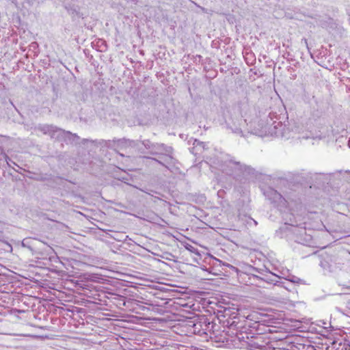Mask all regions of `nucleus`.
<instances>
[{"label": "nucleus", "instance_id": "nucleus-13", "mask_svg": "<svg viewBox=\"0 0 350 350\" xmlns=\"http://www.w3.org/2000/svg\"><path fill=\"white\" fill-rule=\"evenodd\" d=\"M283 127L280 122H273V129L269 131L271 135L275 134L279 135L281 133L282 128Z\"/></svg>", "mask_w": 350, "mask_h": 350}, {"label": "nucleus", "instance_id": "nucleus-20", "mask_svg": "<svg viewBox=\"0 0 350 350\" xmlns=\"http://www.w3.org/2000/svg\"><path fill=\"white\" fill-rule=\"evenodd\" d=\"M303 40L304 41L305 44L307 45L308 44L307 40L306 39H304Z\"/></svg>", "mask_w": 350, "mask_h": 350}, {"label": "nucleus", "instance_id": "nucleus-1", "mask_svg": "<svg viewBox=\"0 0 350 350\" xmlns=\"http://www.w3.org/2000/svg\"><path fill=\"white\" fill-rule=\"evenodd\" d=\"M248 109L247 103H241L233 107L225 120L226 129L234 135L245 137L247 133H249L247 120L245 118Z\"/></svg>", "mask_w": 350, "mask_h": 350}, {"label": "nucleus", "instance_id": "nucleus-10", "mask_svg": "<svg viewBox=\"0 0 350 350\" xmlns=\"http://www.w3.org/2000/svg\"><path fill=\"white\" fill-rule=\"evenodd\" d=\"M38 129L44 134L50 135L51 138L55 139L59 128L52 124H42L39 125Z\"/></svg>", "mask_w": 350, "mask_h": 350}, {"label": "nucleus", "instance_id": "nucleus-6", "mask_svg": "<svg viewBox=\"0 0 350 350\" xmlns=\"http://www.w3.org/2000/svg\"><path fill=\"white\" fill-rule=\"evenodd\" d=\"M320 266L327 272H336L341 269V263L339 258L335 256H323L320 262Z\"/></svg>", "mask_w": 350, "mask_h": 350}, {"label": "nucleus", "instance_id": "nucleus-7", "mask_svg": "<svg viewBox=\"0 0 350 350\" xmlns=\"http://www.w3.org/2000/svg\"><path fill=\"white\" fill-rule=\"evenodd\" d=\"M241 319L240 317L237 315L230 317L224 321V323L230 329L239 332V335H242V333L246 332L247 321L245 319Z\"/></svg>", "mask_w": 350, "mask_h": 350}, {"label": "nucleus", "instance_id": "nucleus-12", "mask_svg": "<svg viewBox=\"0 0 350 350\" xmlns=\"http://www.w3.org/2000/svg\"><path fill=\"white\" fill-rule=\"evenodd\" d=\"M271 274H272V276L274 278L272 279V278H269L268 276H266L265 280L267 282L272 283V284H273L275 286H281V287L284 288L286 290H288V287L284 285V282L277 280V279H280V277L277 273H271Z\"/></svg>", "mask_w": 350, "mask_h": 350}, {"label": "nucleus", "instance_id": "nucleus-8", "mask_svg": "<svg viewBox=\"0 0 350 350\" xmlns=\"http://www.w3.org/2000/svg\"><path fill=\"white\" fill-rule=\"evenodd\" d=\"M139 142L131 140L129 139L122 138L118 139H113V149L116 150H126L129 148H135L138 146Z\"/></svg>", "mask_w": 350, "mask_h": 350}, {"label": "nucleus", "instance_id": "nucleus-4", "mask_svg": "<svg viewBox=\"0 0 350 350\" xmlns=\"http://www.w3.org/2000/svg\"><path fill=\"white\" fill-rule=\"evenodd\" d=\"M265 197L281 211H285L289 206L290 201L293 199L288 195L282 196L273 188L266 187L261 189Z\"/></svg>", "mask_w": 350, "mask_h": 350}, {"label": "nucleus", "instance_id": "nucleus-11", "mask_svg": "<svg viewBox=\"0 0 350 350\" xmlns=\"http://www.w3.org/2000/svg\"><path fill=\"white\" fill-rule=\"evenodd\" d=\"M87 142H90L91 143L94 144L96 146H106V147L111 148V149H113L114 148V145H113V140H105V139L90 140L88 139H82V144H85V143Z\"/></svg>", "mask_w": 350, "mask_h": 350}, {"label": "nucleus", "instance_id": "nucleus-15", "mask_svg": "<svg viewBox=\"0 0 350 350\" xmlns=\"http://www.w3.org/2000/svg\"><path fill=\"white\" fill-rule=\"evenodd\" d=\"M288 280H289L290 282H293V283H297V282H299V278H297V277H295V276H292V277H291V278L288 279Z\"/></svg>", "mask_w": 350, "mask_h": 350}, {"label": "nucleus", "instance_id": "nucleus-14", "mask_svg": "<svg viewBox=\"0 0 350 350\" xmlns=\"http://www.w3.org/2000/svg\"><path fill=\"white\" fill-rule=\"evenodd\" d=\"M142 143L147 149H150V150H152V146L155 144L151 143L149 140H144Z\"/></svg>", "mask_w": 350, "mask_h": 350}, {"label": "nucleus", "instance_id": "nucleus-18", "mask_svg": "<svg viewBox=\"0 0 350 350\" xmlns=\"http://www.w3.org/2000/svg\"><path fill=\"white\" fill-rule=\"evenodd\" d=\"M129 179L127 178H124V177H122V180L124 182V183H126V180H128Z\"/></svg>", "mask_w": 350, "mask_h": 350}, {"label": "nucleus", "instance_id": "nucleus-2", "mask_svg": "<svg viewBox=\"0 0 350 350\" xmlns=\"http://www.w3.org/2000/svg\"><path fill=\"white\" fill-rule=\"evenodd\" d=\"M208 163L211 167L218 170L227 175L250 173L252 170L250 166L236 161L230 155L223 152H219L213 157L209 158Z\"/></svg>", "mask_w": 350, "mask_h": 350}, {"label": "nucleus", "instance_id": "nucleus-3", "mask_svg": "<svg viewBox=\"0 0 350 350\" xmlns=\"http://www.w3.org/2000/svg\"><path fill=\"white\" fill-rule=\"evenodd\" d=\"M172 153L173 148L171 146H167L164 144H155L152 146V150H150V154L159 156L162 161L155 158L150 159L165 166L168 170H171V167H174L176 163V159L173 157Z\"/></svg>", "mask_w": 350, "mask_h": 350}, {"label": "nucleus", "instance_id": "nucleus-19", "mask_svg": "<svg viewBox=\"0 0 350 350\" xmlns=\"http://www.w3.org/2000/svg\"><path fill=\"white\" fill-rule=\"evenodd\" d=\"M22 245L24 246V247L25 246V240L23 241Z\"/></svg>", "mask_w": 350, "mask_h": 350}, {"label": "nucleus", "instance_id": "nucleus-21", "mask_svg": "<svg viewBox=\"0 0 350 350\" xmlns=\"http://www.w3.org/2000/svg\"><path fill=\"white\" fill-rule=\"evenodd\" d=\"M348 146H349V147L350 148V139H349V141H348Z\"/></svg>", "mask_w": 350, "mask_h": 350}, {"label": "nucleus", "instance_id": "nucleus-17", "mask_svg": "<svg viewBox=\"0 0 350 350\" xmlns=\"http://www.w3.org/2000/svg\"><path fill=\"white\" fill-rule=\"evenodd\" d=\"M142 191L148 194V195H150V196H153L151 192H153V191L150 190V192L148 191V190H144L143 189H139Z\"/></svg>", "mask_w": 350, "mask_h": 350}, {"label": "nucleus", "instance_id": "nucleus-5", "mask_svg": "<svg viewBox=\"0 0 350 350\" xmlns=\"http://www.w3.org/2000/svg\"><path fill=\"white\" fill-rule=\"evenodd\" d=\"M239 340L242 347L249 350H262L265 347L262 337L260 336L249 337L247 335L245 338L242 336H239Z\"/></svg>", "mask_w": 350, "mask_h": 350}, {"label": "nucleus", "instance_id": "nucleus-16", "mask_svg": "<svg viewBox=\"0 0 350 350\" xmlns=\"http://www.w3.org/2000/svg\"><path fill=\"white\" fill-rule=\"evenodd\" d=\"M5 161H6V162H7V163H8V165H10V162H12V163H13L14 164H15V163H14V162H13V161H12L11 159H10L8 156H5Z\"/></svg>", "mask_w": 350, "mask_h": 350}, {"label": "nucleus", "instance_id": "nucleus-9", "mask_svg": "<svg viewBox=\"0 0 350 350\" xmlns=\"http://www.w3.org/2000/svg\"><path fill=\"white\" fill-rule=\"evenodd\" d=\"M57 132H58L57 135V137L55 138V139L61 141V142H64L66 144H68V143L77 144L78 140L80 139L79 137L77 134L72 133L70 131L63 130L60 128Z\"/></svg>", "mask_w": 350, "mask_h": 350}]
</instances>
